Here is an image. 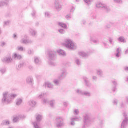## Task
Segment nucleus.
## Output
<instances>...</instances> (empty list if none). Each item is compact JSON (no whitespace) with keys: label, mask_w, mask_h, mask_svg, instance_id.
Here are the masks:
<instances>
[{"label":"nucleus","mask_w":128,"mask_h":128,"mask_svg":"<svg viewBox=\"0 0 128 128\" xmlns=\"http://www.w3.org/2000/svg\"><path fill=\"white\" fill-rule=\"evenodd\" d=\"M82 80H84L85 82L86 85V86H92V84L90 83V82L88 80V78L86 77H83Z\"/></svg>","instance_id":"nucleus-18"},{"label":"nucleus","mask_w":128,"mask_h":128,"mask_svg":"<svg viewBox=\"0 0 128 128\" xmlns=\"http://www.w3.org/2000/svg\"><path fill=\"white\" fill-rule=\"evenodd\" d=\"M58 32L61 34H66V30L64 29H60L58 30Z\"/></svg>","instance_id":"nucleus-41"},{"label":"nucleus","mask_w":128,"mask_h":128,"mask_svg":"<svg viewBox=\"0 0 128 128\" xmlns=\"http://www.w3.org/2000/svg\"><path fill=\"white\" fill-rule=\"evenodd\" d=\"M112 84H114V86H118V83L116 82V80L112 81Z\"/></svg>","instance_id":"nucleus-52"},{"label":"nucleus","mask_w":128,"mask_h":128,"mask_svg":"<svg viewBox=\"0 0 128 128\" xmlns=\"http://www.w3.org/2000/svg\"><path fill=\"white\" fill-rule=\"evenodd\" d=\"M23 100L22 98H18L16 100V106H20L22 104Z\"/></svg>","instance_id":"nucleus-26"},{"label":"nucleus","mask_w":128,"mask_h":128,"mask_svg":"<svg viewBox=\"0 0 128 128\" xmlns=\"http://www.w3.org/2000/svg\"><path fill=\"white\" fill-rule=\"evenodd\" d=\"M57 52L58 53L59 56H66V53L64 50H57Z\"/></svg>","instance_id":"nucleus-15"},{"label":"nucleus","mask_w":128,"mask_h":128,"mask_svg":"<svg viewBox=\"0 0 128 128\" xmlns=\"http://www.w3.org/2000/svg\"><path fill=\"white\" fill-rule=\"evenodd\" d=\"M46 94H42L38 96V98H46Z\"/></svg>","instance_id":"nucleus-38"},{"label":"nucleus","mask_w":128,"mask_h":128,"mask_svg":"<svg viewBox=\"0 0 128 128\" xmlns=\"http://www.w3.org/2000/svg\"><path fill=\"white\" fill-rule=\"evenodd\" d=\"M12 0H5L4 2V4H6V6H8L10 4V2H12Z\"/></svg>","instance_id":"nucleus-46"},{"label":"nucleus","mask_w":128,"mask_h":128,"mask_svg":"<svg viewBox=\"0 0 128 128\" xmlns=\"http://www.w3.org/2000/svg\"><path fill=\"white\" fill-rule=\"evenodd\" d=\"M58 24L62 28H64V30H68V25H66V24L62 22H60Z\"/></svg>","instance_id":"nucleus-19"},{"label":"nucleus","mask_w":128,"mask_h":128,"mask_svg":"<svg viewBox=\"0 0 128 128\" xmlns=\"http://www.w3.org/2000/svg\"><path fill=\"white\" fill-rule=\"evenodd\" d=\"M49 56V62L48 64L50 66H55L56 63L54 61L56 60V52L54 51H50L48 54Z\"/></svg>","instance_id":"nucleus-3"},{"label":"nucleus","mask_w":128,"mask_h":128,"mask_svg":"<svg viewBox=\"0 0 128 128\" xmlns=\"http://www.w3.org/2000/svg\"><path fill=\"white\" fill-rule=\"evenodd\" d=\"M38 36V32L36 30H33L32 31V36L35 38Z\"/></svg>","instance_id":"nucleus-39"},{"label":"nucleus","mask_w":128,"mask_h":128,"mask_svg":"<svg viewBox=\"0 0 128 128\" xmlns=\"http://www.w3.org/2000/svg\"><path fill=\"white\" fill-rule=\"evenodd\" d=\"M124 69L126 72H128V67H124Z\"/></svg>","instance_id":"nucleus-62"},{"label":"nucleus","mask_w":128,"mask_h":128,"mask_svg":"<svg viewBox=\"0 0 128 128\" xmlns=\"http://www.w3.org/2000/svg\"><path fill=\"white\" fill-rule=\"evenodd\" d=\"M26 82L28 84H30V86H32V76H29L28 77L26 80Z\"/></svg>","instance_id":"nucleus-16"},{"label":"nucleus","mask_w":128,"mask_h":128,"mask_svg":"<svg viewBox=\"0 0 128 128\" xmlns=\"http://www.w3.org/2000/svg\"><path fill=\"white\" fill-rule=\"evenodd\" d=\"M45 86L46 88H54V86L52 83L50 82H47L45 84Z\"/></svg>","instance_id":"nucleus-23"},{"label":"nucleus","mask_w":128,"mask_h":128,"mask_svg":"<svg viewBox=\"0 0 128 128\" xmlns=\"http://www.w3.org/2000/svg\"><path fill=\"white\" fill-rule=\"evenodd\" d=\"M83 96H92V94H90V92H84Z\"/></svg>","instance_id":"nucleus-34"},{"label":"nucleus","mask_w":128,"mask_h":128,"mask_svg":"<svg viewBox=\"0 0 128 128\" xmlns=\"http://www.w3.org/2000/svg\"><path fill=\"white\" fill-rule=\"evenodd\" d=\"M0 72H2V74H6V68H2L0 70Z\"/></svg>","instance_id":"nucleus-45"},{"label":"nucleus","mask_w":128,"mask_h":128,"mask_svg":"<svg viewBox=\"0 0 128 128\" xmlns=\"http://www.w3.org/2000/svg\"><path fill=\"white\" fill-rule=\"evenodd\" d=\"M96 7L98 8H103L105 12H110V8L108 4H104L102 2H98L96 4Z\"/></svg>","instance_id":"nucleus-5"},{"label":"nucleus","mask_w":128,"mask_h":128,"mask_svg":"<svg viewBox=\"0 0 128 128\" xmlns=\"http://www.w3.org/2000/svg\"><path fill=\"white\" fill-rule=\"evenodd\" d=\"M93 80H98V78L96 76H93Z\"/></svg>","instance_id":"nucleus-61"},{"label":"nucleus","mask_w":128,"mask_h":128,"mask_svg":"<svg viewBox=\"0 0 128 128\" xmlns=\"http://www.w3.org/2000/svg\"><path fill=\"white\" fill-rule=\"evenodd\" d=\"M45 16L46 18H50V12H46Z\"/></svg>","instance_id":"nucleus-44"},{"label":"nucleus","mask_w":128,"mask_h":128,"mask_svg":"<svg viewBox=\"0 0 128 128\" xmlns=\"http://www.w3.org/2000/svg\"><path fill=\"white\" fill-rule=\"evenodd\" d=\"M103 44L104 46V48H110V46H108V43H106V42H103Z\"/></svg>","instance_id":"nucleus-47"},{"label":"nucleus","mask_w":128,"mask_h":128,"mask_svg":"<svg viewBox=\"0 0 128 128\" xmlns=\"http://www.w3.org/2000/svg\"><path fill=\"white\" fill-rule=\"evenodd\" d=\"M123 116L125 119L123 120V122L122 124L121 128H126V126H128V113H126V112H124L123 114Z\"/></svg>","instance_id":"nucleus-7"},{"label":"nucleus","mask_w":128,"mask_h":128,"mask_svg":"<svg viewBox=\"0 0 128 128\" xmlns=\"http://www.w3.org/2000/svg\"><path fill=\"white\" fill-rule=\"evenodd\" d=\"M109 41L111 44H114V39L112 38H110Z\"/></svg>","instance_id":"nucleus-50"},{"label":"nucleus","mask_w":128,"mask_h":128,"mask_svg":"<svg viewBox=\"0 0 128 128\" xmlns=\"http://www.w3.org/2000/svg\"><path fill=\"white\" fill-rule=\"evenodd\" d=\"M82 118L80 116H77L74 118H71V122L70 124V126H76V122H80L82 120Z\"/></svg>","instance_id":"nucleus-10"},{"label":"nucleus","mask_w":128,"mask_h":128,"mask_svg":"<svg viewBox=\"0 0 128 128\" xmlns=\"http://www.w3.org/2000/svg\"><path fill=\"white\" fill-rule=\"evenodd\" d=\"M64 44H63L64 47L68 48V50H74L78 48V46L72 40V39L67 38L64 40Z\"/></svg>","instance_id":"nucleus-2"},{"label":"nucleus","mask_w":128,"mask_h":128,"mask_svg":"<svg viewBox=\"0 0 128 128\" xmlns=\"http://www.w3.org/2000/svg\"><path fill=\"white\" fill-rule=\"evenodd\" d=\"M12 58L14 60H22V57L20 54L16 53L14 54L12 56Z\"/></svg>","instance_id":"nucleus-14"},{"label":"nucleus","mask_w":128,"mask_h":128,"mask_svg":"<svg viewBox=\"0 0 128 128\" xmlns=\"http://www.w3.org/2000/svg\"><path fill=\"white\" fill-rule=\"evenodd\" d=\"M84 2L88 6H92V2H94V0H84Z\"/></svg>","instance_id":"nucleus-25"},{"label":"nucleus","mask_w":128,"mask_h":128,"mask_svg":"<svg viewBox=\"0 0 128 128\" xmlns=\"http://www.w3.org/2000/svg\"><path fill=\"white\" fill-rule=\"evenodd\" d=\"M10 124V122L8 120H4L2 122V126H8V124Z\"/></svg>","instance_id":"nucleus-29"},{"label":"nucleus","mask_w":128,"mask_h":128,"mask_svg":"<svg viewBox=\"0 0 128 128\" xmlns=\"http://www.w3.org/2000/svg\"><path fill=\"white\" fill-rule=\"evenodd\" d=\"M84 123L86 126H88V124H90V122H92V119H90V114H85V116H84Z\"/></svg>","instance_id":"nucleus-9"},{"label":"nucleus","mask_w":128,"mask_h":128,"mask_svg":"<svg viewBox=\"0 0 128 128\" xmlns=\"http://www.w3.org/2000/svg\"><path fill=\"white\" fill-rule=\"evenodd\" d=\"M12 56H8L2 59V62L4 64H10L12 62Z\"/></svg>","instance_id":"nucleus-11"},{"label":"nucleus","mask_w":128,"mask_h":128,"mask_svg":"<svg viewBox=\"0 0 128 128\" xmlns=\"http://www.w3.org/2000/svg\"><path fill=\"white\" fill-rule=\"evenodd\" d=\"M32 50H28V54H32Z\"/></svg>","instance_id":"nucleus-56"},{"label":"nucleus","mask_w":128,"mask_h":128,"mask_svg":"<svg viewBox=\"0 0 128 128\" xmlns=\"http://www.w3.org/2000/svg\"><path fill=\"white\" fill-rule=\"evenodd\" d=\"M115 4H122V0H113Z\"/></svg>","instance_id":"nucleus-43"},{"label":"nucleus","mask_w":128,"mask_h":128,"mask_svg":"<svg viewBox=\"0 0 128 128\" xmlns=\"http://www.w3.org/2000/svg\"><path fill=\"white\" fill-rule=\"evenodd\" d=\"M76 92L80 96H84V92H82L80 89H78L76 90Z\"/></svg>","instance_id":"nucleus-31"},{"label":"nucleus","mask_w":128,"mask_h":128,"mask_svg":"<svg viewBox=\"0 0 128 128\" xmlns=\"http://www.w3.org/2000/svg\"><path fill=\"white\" fill-rule=\"evenodd\" d=\"M32 104L33 106H36V102H33Z\"/></svg>","instance_id":"nucleus-63"},{"label":"nucleus","mask_w":128,"mask_h":128,"mask_svg":"<svg viewBox=\"0 0 128 128\" xmlns=\"http://www.w3.org/2000/svg\"><path fill=\"white\" fill-rule=\"evenodd\" d=\"M75 62L78 66H80L82 64V62L78 58H75Z\"/></svg>","instance_id":"nucleus-30"},{"label":"nucleus","mask_w":128,"mask_h":128,"mask_svg":"<svg viewBox=\"0 0 128 128\" xmlns=\"http://www.w3.org/2000/svg\"><path fill=\"white\" fill-rule=\"evenodd\" d=\"M54 104H56V100H52L50 102V106L52 108H54Z\"/></svg>","instance_id":"nucleus-36"},{"label":"nucleus","mask_w":128,"mask_h":128,"mask_svg":"<svg viewBox=\"0 0 128 128\" xmlns=\"http://www.w3.org/2000/svg\"><path fill=\"white\" fill-rule=\"evenodd\" d=\"M34 62L36 64H41L42 62V60L38 57H34Z\"/></svg>","instance_id":"nucleus-17"},{"label":"nucleus","mask_w":128,"mask_h":128,"mask_svg":"<svg viewBox=\"0 0 128 128\" xmlns=\"http://www.w3.org/2000/svg\"><path fill=\"white\" fill-rule=\"evenodd\" d=\"M64 106H68V103L66 102H64Z\"/></svg>","instance_id":"nucleus-58"},{"label":"nucleus","mask_w":128,"mask_h":128,"mask_svg":"<svg viewBox=\"0 0 128 128\" xmlns=\"http://www.w3.org/2000/svg\"><path fill=\"white\" fill-rule=\"evenodd\" d=\"M20 116L14 117L13 120V121L14 122H18V120H20Z\"/></svg>","instance_id":"nucleus-35"},{"label":"nucleus","mask_w":128,"mask_h":128,"mask_svg":"<svg viewBox=\"0 0 128 128\" xmlns=\"http://www.w3.org/2000/svg\"><path fill=\"white\" fill-rule=\"evenodd\" d=\"M6 6V4H4V2H0V8H2V6Z\"/></svg>","instance_id":"nucleus-48"},{"label":"nucleus","mask_w":128,"mask_h":128,"mask_svg":"<svg viewBox=\"0 0 128 128\" xmlns=\"http://www.w3.org/2000/svg\"><path fill=\"white\" fill-rule=\"evenodd\" d=\"M20 42L23 44H32V40H26L24 38H22L20 40Z\"/></svg>","instance_id":"nucleus-13"},{"label":"nucleus","mask_w":128,"mask_h":128,"mask_svg":"<svg viewBox=\"0 0 128 128\" xmlns=\"http://www.w3.org/2000/svg\"><path fill=\"white\" fill-rule=\"evenodd\" d=\"M121 107H122V108H124V103H122V104H121Z\"/></svg>","instance_id":"nucleus-64"},{"label":"nucleus","mask_w":128,"mask_h":128,"mask_svg":"<svg viewBox=\"0 0 128 128\" xmlns=\"http://www.w3.org/2000/svg\"><path fill=\"white\" fill-rule=\"evenodd\" d=\"M10 21L8 20L4 22V26H10Z\"/></svg>","instance_id":"nucleus-40"},{"label":"nucleus","mask_w":128,"mask_h":128,"mask_svg":"<svg viewBox=\"0 0 128 128\" xmlns=\"http://www.w3.org/2000/svg\"><path fill=\"white\" fill-rule=\"evenodd\" d=\"M55 10L57 12H60L63 8L62 5L60 2V0H56L54 2Z\"/></svg>","instance_id":"nucleus-8"},{"label":"nucleus","mask_w":128,"mask_h":128,"mask_svg":"<svg viewBox=\"0 0 128 128\" xmlns=\"http://www.w3.org/2000/svg\"><path fill=\"white\" fill-rule=\"evenodd\" d=\"M118 40L120 42H124V43L126 42L124 40V37L119 38L118 39Z\"/></svg>","instance_id":"nucleus-33"},{"label":"nucleus","mask_w":128,"mask_h":128,"mask_svg":"<svg viewBox=\"0 0 128 128\" xmlns=\"http://www.w3.org/2000/svg\"><path fill=\"white\" fill-rule=\"evenodd\" d=\"M24 66V63L18 64L16 67V70H20V69L22 68Z\"/></svg>","instance_id":"nucleus-27"},{"label":"nucleus","mask_w":128,"mask_h":128,"mask_svg":"<svg viewBox=\"0 0 128 128\" xmlns=\"http://www.w3.org/2000/svg\"><path fill=\"white\" fill-rule=\"evenodd\" d=\"M122 54V49L118 48L117 49L116 54V58H120Z\"/></svg>","instance_id":"nucleus-22"},{"label":"nucleus","mask_w":128,"mask_h":128,"mask_svg":"<svg viewBox=\"0 0 128 128\" xmlns=\"http://www.w3.org/2000/svg\"><path fill=\"white\" fill-rule=\"evenodd\" d=\"M114 104H118V100H114Z\"/></svg>","instance_id":"nucleus-59"},{"label":"nucleus","mask_w":128,"mask_h":128,"mask_svg":"<svg viewBox=\"0 0 128 128\" xmlns=\"http://www.w3.org/2000/svg\"><path fill=\"white\" fill-rule=\"evenodd\" d=\"M6 42H2L1 43V46H6Z\"/></svg>","instance_id":"nucleus-57"},{"label":"nucleus","mask_w":128,"mask_h":128,"mask_svg":"<svg viewBox=\"0 0 128 128\" xmlns=\"http://www.w3.org/2000/svg\"><path fill=\"white\" fill-rule=\"evenodd\" d=\"M96 74L98 76H99L100 78H102L104 76V72L102 70H96Z\"/></svg>","instance_id":"nucleus-20"},{"label":"nucleus","mask_w":128,"mask_h":128,"mask_svg":"<svg viewBox=\"0 0 128 128\" xmlns=\"http://www.w3.org/2000/svg\"><path fill=\"white\" fill-rule=\"evenodd\" d=\"M35 118L36 121L34 123V128H40V122L44 118V116L42 114H36Z\"/></svg>","instance_id":"nucleus-4"},{"label":"nucleus","mask_w":128,"mask_h":128,"mask_svg":"<svg viewBox=\"0 0 128 128\" xmlns=\"http://www.w3.org/2000/svg\"><path fill=\"white\" fill-rule=\"evenodd\" d=\"M18 95L16 94H10L8 92H4L3 94V98L2 100V102L3 104H12V100L14 99L15 98H16Z\"/></svg>","instance_id":"nucleus-1"},{"label":"nucleus","mask_w":128,"mask_h":128,"mask_svg":"<svg viewBox=\"0 0 128 128\" xmlns=\"http://www.w3.org/2000/svg\"><path fill=\"white\" fill-rule=\"evenodd\" d=\"M56 126L58 128H62V126H64V118L62 117L58 116L56 118Z\"/></svg>","instance_id":"nucleus-6"},{"label":"nucleus","mask_w":128,"mask_h":128,"mask_svg":"<svg viewBox=\"0 0 128 128\" xmlns=\"http://www.w3.org/2000/svg\"><path fill=\"white\" fill-rule=\"evenodd\" d=\"M32 16L34 18H36V10H33V14H32Z\"/></svg>","instance_id":"nucleus-54"},{"label":"nucleus","mask_w":128,"mask_h":128,"mask_svg":"<svg viewBox=\"0 0 128 128\" xmlns=\"http://www.w3.org/2000/svg\"><path fill=\"white\" fill-rule=\"evenodd\" d=\"M61 76H59L60 80H62L66 76V75L68 74V72H66V70L63 69L61 70Z\"/></svg>","instance_id":"nucleus-12"},{"label":"nucleus","mask_w":128,"mask_h":128,"mask_svg":"<svg viewBox=\"0 0 128 128\" xmlns=\"http://www.w3.org/2000/svg\"><path fill=\"white\" fill-rule=\"evenodd\" d=\"M90 41L94 42V44H98V42H100V41L96 39V37L94 36H92L90 38Z\"/></svg>","instance_id":"nucleus-24"},{"label":"nucleus","mask_w":128,"mask_h":128,"mask_svg":"<svg viewBox=\"0 0 128 128\" xmlns=\"http://www.w3.org/2000/svg\"><path fill=\"white\" fill-rule=\"evenodd\" d=\"M54 82L56 86H60V80H54Z\"/></svg>","instance_id":"nucleus-32"},{"label":"nucleus","mask_w":128,"mask_h":128,"mask_svg":"<svg viewBox=\"0 0 128 128\" xmlns=\"http://www.w3.org/2000/svg\"><path fill=\"white\" fill-rule=\"evenodd\" d=\"M74 114L75 116H78L80 114V110H74Z\"/></svg>","instance_id":"nucleus-42"},{"label":"nucleus","mask_w":128,"mask_h":128,"mask_svg":"<svg viewBox=\"0 0 128 128\" xmlns=\"http://www.w3.org/2000/svg\"><path fill=\"white\" fill-rule=\"evenodd\" d=\"M13 38L16 40L18 38V35L16 34H13Z\"/></svg>","instance_id":"nucleus-51"},{"label":"nucleus","mask_w":128,"mask_h":128,"mask_svg":"<svg viewBox=\"0 0 128 128\" xmlns=\"http://www.w3.org/2000/svg\"><path fill=\"white\" fill-rule=\"evenodd\" d=\"M18 50H20V52H24V47L19 46L18 48Z\"/></svg>","instance_id":"nucleus-49"},{"label":"nucleus","mask_w":128,"mask_h":128,"mask_svg":"<svg viewBox=\"0 0 128 128\" xmlns=\"http://www.w3.org/2000/svg\"><path fill=\"white\" fill-rule=\"evenodd\" d=\"M78 55L80 56H82V58H86V56H88V54L84 52H78Z\"/></svg>","instance_id":"nucleus-21"},{"label":"nucleus","mask_w":128,"mask_h":128,"mask_svg":"<svg viewBox=\"0 0 128 128\" xmlns=\"http://www.w3.org/2000/svg\"><path fill=\"white\" fill-rule=\"evenodd\" d=\"M82 24H84V26H86V20H83L82 22Z\"/></svg>","instance_id":"nucleus-60"},{"label":"nucleus","mask_w":128,"mask_h":128,"mask_svg":"<svg viewBox=\"0 0 128 128\" xmlns=\"http://www.w3.org/2000/svg\"><path fill=\"white\" fill-rule=\"evenodd\" d=\"M44 104H48V99H44Z\"/></svg>","instance_id":"nucleus-55"},{"label":"nucleus","mask_w":128,"mask_h":128,"mask_svg":"<svg viewBox=\"0 0 128 128\" xmlns=\"http://www.w3.org/2000/svg\"><path fill=\"white\" fill-rule=\"evenodd\" d=\"M66 20H70V18H72V16L70 15H67L66 16Z\"/></svg>","instance_id":"nucleus-53"},{"label":"nucleus","mask_w":128,"mask_h":128,"mask_svg":"<svg viewBox=\"0 0 128 128\" xmlns=\"http://www.w3.org/2000/svg\"><path fill=\"white\" fill-rule=\"evenodd\" d=\"M28 106L29 108H32V100H29L28 102Z\"/></svg>","instance_id":"nucleus-28"},{"label":"nucleus","mask_w":128,"mask_h":128,"mask_svg":"<svg viewBox=\"0 0 128 128\" xmlns=\"http://www.w3.org/2000/svg\"><path fill=\"white\" fill-rule=\"evenodd\" d=\"M70 12H74V10H76V7L74 6H72L70 8Z\"/></svg>","instance_id":"nucleus-37"}]
</instances>
